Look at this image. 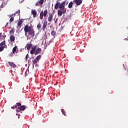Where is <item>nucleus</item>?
Masks as SVG:
<instances>
[{
  "label": "nucleus",
  "mask_w": 128,
  "mask_h": 128,
  "mask_svg": "<svg viewBox=\"0 0 128 128\" xmlns=\"http://www.w3.org/2000/svg\"><path fill=\"white\" fill-rule=\"evenodd\" d=\"M54 8L55 10L60 8L58 10V16H62V14H64V2H63L62 3L57 2L55 4Z\"/></svg>",
  "instance_id": "f257e3e1"
},
{
  "label": "nucleus",
  "mask_w": 128,
  "mask_h": 128,
  "mask_svg": "<svg viewBox=\"0 0 128 128\" xmlns=\"http://www.w3.org/2000/svg\"><path fill=\"white\" fill-rule=\"evenodd\" d=\"M24 32H25V36L28 34L32 38L34 36V30L32 26H28V24H26L24 28Z\"/></svg>",
  "instance_id": "f03ea898"
},
{
  "label": "nucleus",
  "mask_w": 128,
  "mask_h": 128,
  "mask_svg": "<svg viewBox=\"0 0 128 128\" xmlns=\"http://www.w3.org/2000/svg\"><path fill=\"white\" fill-rule=\"evenodd\" d=\"M11 108H12V110L17 108L16 110V112H20L22 110L23 112L24 110H26V106L24 105L22 106V104L20 102H17L15 106H12Z\"/></svg>",
  "instance_id": "7ed1b4c3"
},
{
  "label": "nucleus",
  "mask_w": 128,
  "mask_h": 128,
  "mask_svg": "<svg viewBox=\"0 0 128 128\" xmlns=\"http://www.w3.org/2000/svg\"><path fill=\"white\" fill-rule=\"evenodd\" d=\"M46 16H48V10H45L44 12V10L40 12L39 18L42 20L44 17L46 18Z\"/></svg>",
  "instance_id": "20e7f679"
},
{
  "label": "nucleus",
  "mask_w": 128,
  "mask_h": 128,
  "mask_svg": "<svg viewBox=\"0 0 128 128\" xmlns=\"http://www.w3.org/2000/svg\"><path fill=\"white\" fill-rule=\"evenodd\" d=\"M53 18H54V14H52V13H48V20L50 23H48V24H52V22Z\"/></svg>",
  "instance_id": "39448f33"
},
{
  "label": "nucleus",
  "mask_w": 128,
  "mask_h": 128,
  "mask_svg": "<svg viewBox=\"0 0 128 128\" xmlns=\"http://www.w3.org/2000/svg\"><path fill=\"white\" fill-rule=\"evenodd\" d=\"M46 26H48V21H46V20H45L42 22V30H46Z\"/></svg>",
  "instance_id": "423d86ee"
},
{
  "label": "nucleus",
  "mask_w": 128,
  "mask_h": 128,
  "mask_svg": "<svg viewBox=\"0 0 128 128\" xmlns=\"http://www.w3.org/2000/svg\"><path fill=\"white\" fill-rule=\"evenodd\" d=\"M31 14H32L33 18H36V16H38V14H37L38 12H36V10L32 9L31 10Z\"/></svg>",
  "instance_id": "0eeeda50"
},
{
  "label": "nucleus",
  "mask_w": 128,
  "mask_h": 128,
  "mask_svg": "<svg viewBox=\"0 0 128 128\" xmlns=\"http://www.w3.org/2000/svg\"><path fill=\"white\" fill-rule=\"evenodd\" d=\"M44 0H40L36 3V6H38L40 4L42 6V4H44Z\"/></svg>",
  "instance_id": "6e6552de"
},
{
  "label": "nucleus",
  "mask_w": 128,
  "mask_h": 128,
  "mask_svg": "<svg viewBox=\"0 0 128 128\" xmlns=\"http://www.w3.org/2000/svg\"><path fill=\"white\" fill-rule=\"evenodd\" d=\"M37 47H38V46H35L34 47L32 48V50L30 51V54H34L36 53V50Z\"/></svg>",
  "instance_id": "1a4fd4ad"
},
{
  "label": "nucleus",
  "mask_w": 128,
  "mask_h": 128,
  "mask_svg": "<svg viewBox=\"0 0 128 128\" xmlns=\"http://www.w3.org/2000/svg\"><path fill=\"white\" fill-rule=\"evenodd\" d=\"M74 2H75V4H76V6H80V4H82V0H74Z\"/></svg>",
  "instance_id": "9d476101"
},
{
  "label": "nucleus",
  "mask_w": 128,
  "mask_h": 128,
  "mask_svg": "<svg viewBox=\"0 0 128 128\" xmlns=\"http://www.w3.org/2000/svg\"><path fill=\"white\" fill-rule=\"evenodd\" d=\"M6 38V36L4 34V33H0V40H4Z\"/></svg>",
  "instance_id": "9b49d317"
},
{
  "label": "nucleus",
  "mask_w": 128,
  "mask_h": 128,
  "mask_svg": "<svg viewBox=\"0 0 128 128\" xmlns=\"http://www.w3.org/2000/svg\"><path fill=\"white\" fill-rule=\"evenodd\" d=\"M10 42H14L16 38L14 37V36L11 35L10 36Z\"/></svg>",
  "instance_id": "f8f14e48"
},
{
  "label": "nucleus",
  "mask_w": 128,
  "mask_h": 128,
  "mask_svg": "<svg viewBox=\"0 0 128 128\" xmlns=\"http://www.w3.org/2000/svg\"><path fill=\"white\" fill-rule=\"evenodd\" d=\"M42 52V48H38L34 53L35 56H36V54H40Z\"/></svg>",
  "instance_id": "ddd939ff"
},
{
  "label": "nucleus",
  "mask_w": 128,
  "mask_h": 128,
  "mask_svg": "<svg viewBox=\"0 0 128 128\" xmlns=\"http://www.w3.org/2000/svg\"><path fill=\"white\" fill-rule=\"evenodd\" d=\"M9 66H11V68H16V65L13 63L12 62H8Z\"/></svg>",
  "instance_id": "4468645a"
},
{
  "label": "nucleus",
  "mask_w": 128,
  "mask_h": 128,
  "mask_svg": "<svg viewBox=\"0 0 128 128\" xmlns=\"http://www.w3.org/2000/svg\"><path fill=\"white\" fill-rule=\"evenodd\" d=\"M32 44H28L26 45V48H27L28 50H30V48H32Z\"/></svg>",
  "instance_id": "2eb2a0df"
},
{
  "label": "nucleus",
  "mask_w": 128,
  "mask_h": 128,
  "mask_svg": "<svg viewBox=\"0 0 128 128\" xmlns=\"http://www.w3.org/2000/svg\"><path fill=\"white\" fill-rule=\"evenodd\" d=\"M32 68H34V64H38V61L36 60V58H34V60H32Z\"/></svg>",
  "instance_id": "dca6fc26"
},
{
  "label": "nucleus",
  "mask_w": 128,
  "mask_h": 128,
  "mask_svg": "<svg viewBox=\"0 0 128 128\" xmlns=\"http://www.w3.org/2000/svg\"><path fill=\"white\" fill-rule=\"evenodd\" d=\"M0 46H6V40H4L0 44Z\"/></svg>",
  "instance_id": "f3484780"
},
{
  "label": "nucleus",
  "mask_w": 128,
  "mask_h": 128,
  "mask_svg": "<svg viewBox=\"0 0 128 128\" xmlns=\"http://www.w3.org/2000/svg\"><path fill=\"white\" fill-rule=\"evenodd\" d=\"M22 20H20L18 22V26H22Z\"/></svg>",
  "instance_id": "a211bd4d"
},
{
  "label": "nucleus",
  "mask_w": 128,
  "mask_h": 128,
  "mask_svg": "<svg viewBox=\"0 0 128 128\" xmlns=\"http://www.w3.org/2000/svg\"><path fill=\"white\" fill-rule=\"evenodd\" d=\"M72 4H74V3L72 2H70L68 4V8H72Z\"/></svg>",
  "instance_id": "6ab92c4d"
},
{
  "label": "nucleus",
  "mask_w": 128,
  "mask_h": 128,
  "mask_svg": "<svg viewBox=\"0 0 128 128\" xmlns=\"http://www.w3.org/2000/svg\"><path fill=\"white\" fill-rule=\"evenodd\" d=\"M41 58H42V56L40 55H39V56H38L35 58L38 62H40V60Z\"/></svg>",
  "instance_id": "aec40b11"
},
{
  "label": "nucleus",
  "mask_w": 128,
  "mask_h": 128,
  "mask_svg": "<svg viewBox=\"0 0 128 128\" xmlns=\"http://www.w3.org/2000/svg\"><path fill=\"white\" fill-rule=\"evenodd\" d=\"M56 31L54 30H52L51 32V35L52 36H56Z\"/></svg>",
  "instance_id": "412c9836"
},
{
  "label": "nucleus",
  "mask_w": 128,
  "mask_h": 128,
  "mask_svg": "<svg viewBox=\"0 0 128 128\" xmlns=\"http://www.w3.org/2000/svg\"><path fill=\"white\" fill-rule=\"evenodd\" d=\"M40 28H42V24H40V23H39L37 25V28L38 30H40Z\"/></svg>",
  "instance_id": "4be33fe9"
},
{
  "label": "nucleus",
  "mask_w": 128,
  "mask_h": 128,
  "mask_svg": "<svg viewBox=\"0 0 128 128\" xmlns=\"http://www.w3.org/2000/svg\"><path fill=\"white\" fill-rule=\"evenodd\" d=\"M14 34V30L12 29L10 31V34Z\"/></svg>",
  "instance_id": "5701e85b"
},
{
  "label": "nucleus",
  "mask_w": 128,
  "mask_h": 128,
  "mask_svg": "<svg viewBox=\"0 0 128 128\" xmlns=\"http://www.w3.org/2000/svg\"><path fill=\"white\" fill-rule=\"evenodd\" d=\"M16 46H15L13 48H12V52L14 54L15 52H16Z\"/></svg>",
  "instance_id": "b1692460"
},
{
  "label": "nucleus",
  "mask_w": 128,
  "mask_h": 128,
  "mask_svg": "<svg viewBox=\"0 0 128 128\" xmlns=\"http://www.w3.org/2000/svg\"><path fill=\"white\" fill-rule=\"evenodd\" d=\"M14 22V17H12V15L11 16V18L10 20V22Z\"/></svg>",
  "instance_id": "393cba45"
},
{
  "label": "nucleus",
  "mask_w": 128,
  "mask_h": 128,
  "mask_svg": "<svg viewBox=\"0 0 128 128\" xmlns=\"http://www.w3.org/2000/svg\"><path fill=\"white\" fill-rule=\"evenodd\" d=\"M4 46H0V52H2V50H4Z\"/></svg>",
  "instance_id": "a878e982"
},
{
  "label": "nucleus",
  "mask_w": 128,
  "mask_h": 128,
  "mask_svg": "<svg viewBox=\"0 0 128 128\" xmlns=\"http://www.w3.org/2000/svg\"><path fill=\"white\" fill-rule=\"evenodd\" d=\"M28 54H27L26 56V60H28Z\"/></svg>",
  "instance_id": "bb28decb"
},
{
  "label": "nucleus",
  "mask_w": 128,
  "mask_h": 128,
  "mask_svg": "<svg viewBox=\"0 0 128 128\" xmlns=\"http://www.w3.org/2000/svg\"><path fill=\"white\" fill-rule=\"evenodd\" d=\"M61 112L63 114H64V109H62Z\"/></svg>",
  "instance_id": "cd10ccee"
},
{
  "label": "nucleus",
  "mask_w": 128,
  "mask_h": 128,
  "mask_svg": "<svg viewBox=\"0 0 128 128\" xmlns=\"http://www.w3.org/2000/svg\"><path fill=\"white\" fill-rule=\"evenodd\" d=\"M8 26V22L6 24V26Z\"/></svg>",
  "instance_id": "c85d7f7f"
},
{
  "label": "nucleus",
  "mask_w": 128,
  "mask_h": 128,
  "mask_svg": "<svg viewBox=\"0 0 128 128\" xmlns=\"http://www.w3.org/2000/svg\"><path fill=\"white\" fill-rule=\"evenodd\" d=\"M35 66H38V64H36Z\"/></svg>",
  "instance_id": "c756f323"
},
{
  "label": "nucleus",
  "mask_w": 128,
  "mask_h": 128,
  "mask_svg": "<svg viewBox=\"0 0 128 128\" xmlns=\"http://www.w3.org/2000/svg\"><path fill=\"white\" fill-rule=\"evenodd\" d=\"M16 116H20V114H16Z\"/></svg>",
  "instance_id": "7c9ffc66"
},
{
  "label": "nucleus",
  "mask_w": 128,
  "mask_h": 128,
  "mask_svg": "<svg viewBox=\"0 0 128 128\" xmlns=\"http://www.w3.org/2000/svg\"><path fill=\"white\" fill-rule=\"evenodd\" d=\"M56 20H56L55 21L56 24Z\"/></svg>",
  "instance_id": "2f4dec72"
},
{
  "label": "nucleus",
  "mask_w": 128,
  "mask_h": 128,
  "mask_svg": "<svg viewBox=\"0 0 128 128\" xmlns=\"http://www.w3.org/2000/svg\"><path fill=\"white\" fill-rule=\"evenodd\" d=\"M65 12H66V10H65Z\"/></svg>",
  "instance_id": "473e14b6"
}]
</instances>
